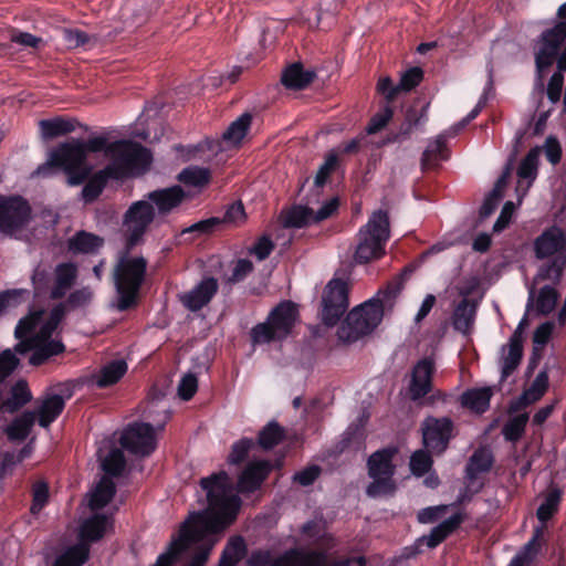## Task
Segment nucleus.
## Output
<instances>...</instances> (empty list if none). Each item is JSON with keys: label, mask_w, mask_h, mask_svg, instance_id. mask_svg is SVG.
Returning <instances> with one entry per match:
<instances>
[{"label": "nucleus", "mask_w": 566, "mask_h": 566, "mask_svg": "<svg viewBox=\"0 0 566 566\" xmlns=\"http://www.w3.org/2000/svg\"><path fill=\"white\" fill-rule=\"evenodd\" d=\"M207 491L208 509L193 513L180 526L179 536L170 543L154 566H171L177 556L192 543L217 539L216 534L226 530L237 517L240 500L233 492L231 479L226 472L214 473L200 480Z\"/></svg>", "instance_id": "obj_1"}, {"label": "nucleus", "mask_w": 566, "mask_h": 566, "mask_svg": "<svg viewBox=\"0 0 566 566\" xmlns=\"http://www.w3.org/2000/svg\"><path fill=\"white\" fill-rule=\"evenodd\" d=\"M94 296L90 286H83L73 291L64 303H60L52 308L48 321L30 338L27 335L35 328L41 318V312L33 313L18 323L14 335L21 339L15 346L14 352L25 354L32 352L29 363L33 366H40L52 356L64 352L65 347L60 339L52 338L53 332L64 317L67 310H76L87 306Z\"/></svg>", "instance_id": "obj_2"}, {"label": "nucleus", "mask_w": 566, "mask_h": 566, "mask_svg": "<svg viewBox=\"0 0 566 566\" xmlns=\"http://www.w3.org/2000/svg\"><path fill=\"white\" fill-rule=\"evenodd\" d=\"M129 252L125 247L113 270V281L118 295L115 306L118 311H125L136 304L146 275L147 260L144 256L129 255Z\"/></svg>", "instance_id": "obj_3"}, {"label": "nucleus", "mask_w": 566, "mask_h": 566, "mask_svg": "<svg viewBox=\"0 0 566 566\" xmlns=\"http://www.w3.org/2000/svg\"><path fill=\"white\" fill-rule=\"evenodd\" d=\"M534 253L539 260L553 258L541 266L535 282L552 281L557 284L566 268V234L559 227L553 226L544 230L534 241Z\"/></svg>", "instance_id": "obj_4"}, {"label": "nucleus", "mask_w": 566, "mask_h": 566, "mask_svg": "<svg viewBox=\"0 0 566 566\" xmlns=\"http://www.w3.org/2000/svg\"><path fill=\"white\" fill-rule=\"evenodd\" d=\"M105 156L109 159L105 169L114 180L144 172L151 160L147 148L130 140L111 143L105 150Z\"/></svg>", "instance_id": "obj_5"}, {"label": "nucleus", "mask_w": 566, "mask_h": 566, "mask_svg": "<svg viewBox=\"0 0 566 566\" xmlns=\"http://www.w3.org/2000/svg\"><path fill=\"white\" fill-rule=\"evenodd\" d=\"M390 237V222L388 212L376 210L368 222L357 233V245L354 261L366 264L380 259L385 254V245Z\"/></svg>", "instance_id": "obj_6"}, {"label": "nucleus", "mask_w": 566, "mask_h": 566, "mask_svg": "<svg viewBox=\"0 0 566 566\" xmlns=\"http://www.w3.org/2000/svg\"><path fill=\"white\" fill-rule=\"evenodd\" d=\"M382 316L384 301L381 298L365 302L348 313L337 331L338 338L345 343L356 342L378 326Z\"/></svg>", "instance_id": "obj_7"}, {"label": "nucleus", "mask_w": 566, "mask_h": 566, "mask_svg": "<svg viewBox=\"0 0 566 566\" xmlns=\"http://www.w3.org/2000/svg\"><path fill=\"white\" fill-rule=\"evenodd\" d=\"M297 318V308L290 301L281 302L271 311L265 322L251 329L253 345H263L285 338L292 331Z\"/></svg>", "instance_id": "obj_8"}, {"label": "nucleus", "mask_w": 566, "mask_h": 566, "mask_svg": "<svg viewBox=\"0 0 566 566\" xmlns=\"http://www.w3.org/2000/svg\"><path fill=\"white\" fill-rule=\"evenodd\" d=\"M48 165L61 167L67 175L66 182L69 186L83 184L92 171V168L86 165L84 142L80 139L59 145L57 148L51 151Z\"/></svg>", "instance_id": "obj_9"}, {"label": "nucleus", "mask_w": 566, "mask_h": 566, "mask_svg": "<svg viewBox=\"0 0 566 566\" xmlns=\"http://www.w3.org/2000/svg\"><path fill=\"white\" fill-rule=\"evenodd\" d=\"M398 453L395 447L385 448L370 454L367 461L368 475L373 482L367 486L368 496L378 497L390 495L396 490L394 481L395 465L394 457Z\"/></svg>", "instance_id": "obj_10"}, {"label": "nucleus", "mask_w": 566, "mask_h": 566, "mask_svg": "<svg viewBox=\"0 0 566 566\" xmlns=\"http://www.w3.org/2000/svg\"><path fill=\"white\" fill-rule=\"evenodd\" d=\"M156 219L155 208L146 198L133 202L122 218L127 251L140 244L144 235Z\"/></svg>", "instance_id": "obj_11"}, {"label": "nucleus", "mask_w": 566, "mask_h": 566, "mask_svg": "<svg viewBox=\"0 0 566 566\" xmlns=\"http://www.w3.org/2000/svg\"><path fill=\"white\" fill-rule=\"evenodd\" d=\"M478 284V281L472 279L465 285L458 287L461 300L453 304L451 321L453 328L463 335H469L474 326L479 300L470 297V295Z\"/></svg>", "instance_id": "obj_12"}, {"label": "nucleus", "mask_w": 566, "mask_h": 566, "mask_svg": "<svg viewBox=\"0 0 566 566\" xmlns=\"http://www.w3.org/2000/svg\"><path fill=\"white\" fill-rule=\"evenodd\" d=\"M348 307L347 283L333 279L325 286L322 295L321 317L325 325L334 326Z\"/></svg>", "instance_id": "obj_13"}, {"label": "nucleus", "mask_w": 566, "mask_h": 566, "mask_svg": "<svg viewBox=\"0 0 566 566\" xmlns=\"http://www.w3.org/2000/svg\"><path fill=\"white\" fill-rule=\"evenodd\" d=\"M30 205L21 197H0V232L13 235L31 220Z\"/></svg>", "instance_id": "obj_14"}, {"label": "nucleus", "mask_w": 566, "mask_h": 566, "mask_svg": "<svg viewBox=\"0 0 566 566\" xmlns=\"http://www.w3.org/2000/svg\"><path fill=\"white\" fill-rule=\"evenodd\" d=\"M566 41V21L557 23L542 35V45L536 53V65L539 70L552 65L559 46ZM558 70L566 71V48L557 61Z\"/></svg>", "instance_id": "obj_15"}, {"label": "nucleus", "mask_w": 566, "mask_h": 566, "mask_svg": "<svg viewBox=\"0 0 566 566\" xmlns=\"http://www.w3.org/2000/svg\"><path fill=\"white\" fill-rule=\"evenodd\" d=\"M120 444L136 455L147 457L156 449L155 429L149 423H134L123 432Z\"/></svg>", "instance_id": "obj_16"}, {"label": "nucleus", "mask_w": 566, "mask_h": 566, "mask_svg": "<svg viewBox=\"0 0 566 566\" xmlns=\"http://www.w3.org/2000/svg\"><path fill=\"white\" fill-rule=\"evenodd\" d=\"M434 371L436 361L432 357H424L415 364L407 387V394L411 400L419 401L431 392Z\"/></svg>", "instance_id": "obj_17"}, {"label": "nucleus", "mask_w": 566, "mask_h": 566, "mask_svg": "<svg viewBox=\"0 0 566 566\" xmlns=\"http://www.w3.org/2000/svg\"><path fill=\"white\" fill-rule=\"evenodd\" d=\"M423 444L434 453H442L451 438L452 421L449 418L428 417L421 424Z\"/></svg>", "instance_id": "obj_18"}, {"label": "nucleus", "mask_w": 566, "mask_h": 566, "mask_svg": "<svg viewBox=\"0 0 566 566\" xmlns=\"http://www.w3.org/2000/svg\"><path fill=\"white\" fill-rule=\"evenodd\" d=\"M218 281L206 277L192 290L178 295L181 304L191 312H197L206 306L218 291Z\"/></svg>", "instance_id": "obj_19"}, {"label": "nucleus", "mask_w": 566, "mask_h": 566, "mask_svg": "<svg viewBox=\"0 0 566 566\" xmlns=\"http://www.w3.org/2000/svg\"><path fill=\"white\" fill-rule=\"evenodd\" d=\"M146 199L155 208L156 216L166 217L177 209L185 199V192L179 186L148 192Z\"/></svg>", "instance_id": "obj_20"}, {"label": "nucleus", "mask_w": 566, "mask_h": 566, "mask_svg": "<svg viewBox=\"0 0 566 566\" xmlns=\"http://www.w3.org/2000/svg\"><path fill=\"white\" fill-rule=\"evenodd\" d=\"M65 401L62 396L48 394L36 401L35 419L41 427L48 428L63 411Z\"/></svg>", "instance_id": "obj_21"}, {"label": "nucleus", "mask_w": 566, "mask_h": 566, "mask_svg": "<svg viewBox=\"0 0 566 566\" xmlns=\"http://www.w3.org/2000/svg\"><path fill=\"white\" fill-rule=\"evenodd\" d=\"M271 470L268 461H254L248 464L245 470L239 478L238 491L241 493H250L255 491Z\"/></svg>", "instance_id": "obj_22"}, {"label": "nucleus", "mask_w": 566, "mask_h": 566, "mask_svg": "<svg viewBox=\"0 0 566 566\" xmlns=\"http://www.w3.org/2000/svg\"><path fill=\"white\" fill-rule=\"evenodd\" d=\"M467 518L465 513L458 512L449 518L442 521L439 525L433 527L428 535H423L418 539L420 544L427 545L429 548H434L443 542L451 533H453Z\"/></svg>", "instance_id": "obj_23"}, {"label": "nucleus", "mask_w": 566, "mask_h": 566, "mask_svg": "<svg viewBox=\"0 0 566 566\" xmlns=\"http://www.w3.org/2000/svg\"><path fill=\"white\" fill-rule=\"evenodd\" d=\"M55 283L51 290V298L59 300L63 297L67 290H70L77 279V266L74 263L66 262L60 263L54 270Z\"/></svg>", "instance_id": "obj_24"}, {"label": "nucleus", "mask_w": 566, "mask_h": 566, "mask_svg": "<svg viewBox=\"0 0 566 566\" xmlns=\"http://www.w3.org/2000/svg\"><path fill=\"white\" fill-rule=\"evenodd\" d=\"M523 357V345L518 344V334L512 335L507 345L501 349V378L506 379L520 365Z\"/></svg>", "instance_id": "obj_25"}, {"label": "nucleus", "mask_w": 566, "mask_h": 566, "mask_svg": "<svg viewBox=\"0 0 566 566\" xmlns=\"http://www.w3.org/2000/svg\"><path fill=\"white\" fill-rule=\"evenodd\" d=\"M80 124L73 118L56 116L39 122L40 135L43 140L54 139L73 133Z\"/></svg>", "instance_id": "obj_26"}, {"label": "nucleus", "mask_w": 566, "mask_h": 566, "mask_svg": "<svg viewBox=\"0 0 566 566\" xmlns=\"http://www.w3.org/2000/svg\"><path fill=\"white\" fill-rule=\"evenodd\" d=\"M322 562V554L295 548L285 552L271 566H319Z\"/></svg>", "instance_id": "obj_27"}, {"label": "nucleus", "mask_w": 566, "mask_h": 566, "mask_svg": "<svg viewBox=\"0 0 566 566\" xmlns=\"http://www.w3.org/2000/svg\"><path fill=\"white\" fill-rule=\"evenodd\" d=\"M547 388L548 374L547 371L543 370L536 375L530 388L523 391L518 399L512 405L511 409L516 411L538 401L544 396Z\"/></svg>", "instance_id": "obj_28"}, {"label": "nucleus", "mask_w": 566, "mask_h": 566, "mask_svg": "<svg viewBox=\"0 0 566 566\" xmlns=\"http://www.w3.org/2000/svg\"><path fill=\"white\" fill-rule=\"evenodd\" d=\"M316 74L314 71L304 70L302 64L294 63L289 66L282 74V83L287 88L302 90L310 85Z\"/></svg>", "instance_id": "obj_29"}, {"label": "nucleus", "mask_w": 566, "mask_h": 566, "mask_svg": "<svg viewBox=\"0 0 566 566\" xmlns=\"http://www.w3.org/2000/svg\"><path fill=\"white\" fill-rule=\"evenodd\" d=\"M126 370L127 364L124 360L111 361L92 376V382L99 388L112 386L125 375Z\"/></svg>", "instance_id": "obj_30"}, {"label": "nucleus", "mask_w": 566, "mask_h": 566, "mask_svg": "<svg viewBox=\"0 0 566 566\" xmlns=\"http://www.w3.org/2000/svg\"><path fill=\"white\" fill-rule=\"evenodd\" d=\"M492 396L493 389L491 387L471 389L462 395L461 402L470 410L482 413L489 408Z\"/></svg>", "instance_id": "obj_31"}, {"label": "nucleus", "mask_w": 566, "mask_h": 566, "mask_svg": "<svg viewBox=\"0 0 566 566\" xmlns=\"http://www.w3.org/2000/svg\"><path fill=\"white\" fill-rule=\"evenodd\" d=\"M112 179L105 167L93 174L82 189L81 196L86 203L95 201L103 192L107 181Z\"/></svg>", "instance_id": "obj_32"}, {"label": "nucleus", "mask_w": 566, "mask_h": 566, "mask_svg": "<svg viewBox=\"0 0 566 566\" xmlns=\"http://www.w3.org/2000/svg\"><path fill=\"white\" fill-rule=\"evenodd\" d=\"M493 463V455L488 448H479L470 457L467 464V476L474 480L480 473L488 472Z\"/></svg>", "instance_id": "obj_33"}, {"label": "nucleus", "mask_w": 566, "mask_h": 566, "mask_svg": "<svg viewBox=\"0 0 566 566\" xmlns=\"http://www.w3.org/2000/svg\"><path fill=\"white\" fill-rule=\"evenodd\" d=\"M558 294L553 286H543L537 296L534 295V290L531 291V298L527 304V308L534 306L535 310L543 315L551 313L556 305Z\"/></svg>", "instance_id": "obj_34"}, {"label": "nucleus", "mask_w": 566, "mask_h": 566, "mask_svg": "<svg viewBox=\"0 0 566 566\" xmlns=\"http://www.w3.org/2000/svg\"><path fill=\"white\" fill-rule=\"evenodd\" d=\"M314 211L306 206H294L282 213V223L287 228H302L315 222Z\"/></svg>", "instance_id": "obj_35"}, {"label": "nucleus", "mask_w": 566, "mask_h": 566, "mask_svg": "<svg viewBox=\"0 0 566 566\" xmlns=\"http://www.w3.org/2000/svg\"><path fill=\"white\" fill-rule=\"evenodd\" d=\"M115 492L116 488L114 482L109 478L103 476L91 493L90 507L92 510H98L106 506L114 497Z\"/></svg>", "instance_id": "obj_36"}, {"label": "nucleus", "mask_w": 566, "mask_h": 566, "mask_svg": "<svg viewBox=\"0 0 566 566\" xmlns=\"http://www.w3.org/2000/svg\"><path fill=\"white\" fill-rule=\"evenodd\" d=\"M104 240L95 234L80 231L69 240V250L74 253H93L98 250Z\"/></svg>", "instance_id": "obj_37"}, {"label": "nucleus", "mask_w": 566, "mask_h": 566, "mask_svg": "<svg viewBox=\"0 0 566 566\" xmlns=\"http://www.w3.org/2000/svg\"><path fill=\"white\" fill-rule=\"evenodd\" d=\"M35 421V413L32 411L23 412L17 417L10 426L4 429L8 438L13 441L24 440Z\"/></svg>", "instance_id": "obj_38"}, {"label": "nucleus", "mask_w": 566, "mask_h": 566, "mask_svg": "<svg viewBox=\"0 0 566 566\" xmlns=\"http://www.w3.org/2000/svg\"><path fill=\"white\" fill-rule=\"evenodd\" d=\"M108 523V518L105 515L96 514L87 518L81 526V538L90 542L101 539L106 532Z\"/></svg>", "instance_id": "obj_39"}, {"label": "nucleus", "mask_w": 566, "mask_h": 566, "mask_svg": "<svg viewBox=\"0 0 566 566\" xmlns=\"http://www.w3.org/2000/svg\"><path fill=\"white\" fill-rule=\"evenodd\" d=\"M251 123L252 115L249 113L242 114L239 118L232 122L227 130L222 134L223 142L232 146L239 145L245 137Z\"/></svg>", "instance_id": "obj_40"}, {"label": "nucleus", "mask_w": 566, "mask_h": 566, "mask_svg": "<svg viewBox=\"0 0 566 566\" xmlns=\"http://www.w3.org/2000/svg\"><path fill=\"white\" fill-rule=\"evenodd\" d=\"M32 399L25 380H19L12 386L10 397L1 405L9 412H14Z\"/></svg>", "instance_id": "obj_41"}, {"label": "nucleus", "mask_w": 566, "mask_h": 566, "mask_svg": "<svg viewBox=\"0 0 566 566\" xmlns=\"http://www.w3.org/2000/svg\"><path fill=\"white\" fill-rule=\"evenodd\" d=\"M245 554V544L242 537H232L224 547L218 566H235Z\"/></svg>", "instance_id": "obj_42"}, {"label": "nucleus", "mask_w": 566, "mask_h": 566, "mask_svg": "<svg viewBox=\"0 0 566 566\" xmlns=\"http://www.w3.org/2000/svg\"><path fill=\"white\" fill-rule=\"evenodd\" d=\"M88 546L84 543L69 548L54 563V566H81L88 558Z\"/></svg>", "instance_id": "obj_43"}, {"label": "nucleus", "mask_w": 566, "mask_h": 566, "mask_svg": "<svg viewBox=\"0 0 566 566\" xmlns=\"http://www.w3.org/2000/svg\"><path fill=\"white\" fill-rule=\"evenodd\" d=\"M285 437V430L275 421L269 422L259 433L258 442L263 449H272Z\"/></svg>", "instance_id": "obj_44"}, {"label": "nucleus", "mask_w": 566, "mask_h": 566, "mask_svg": "<svg viewBox=\"0 0 566 566\" xmlns=\"http://www.w3.org/2000/svg\"><path fill=\"white\" fill-rule=\"evenodd\" d=\"M446 149V135L438 136L424 149L421 158L423 169L433 167L438 160L443 159V151Z\"/></svg>", "instance_id": "obj_45"}, {"label": "nucleus", "mask_w": 566, "mask_h": 566, "mask_svg": "<svg viewBox=\"0 0 566 566\" xmlns=\"http://www.w3.org/2000/svg\"><path fill=\"white\" fill-rule=\"evenodd\" d=\"M210 176L208 168L191 166L185 168L179 174L178 179L187 186L200 187L209 182Z\"/></svg>", "instance_id": "obj_46"}, {"label": "nucleus", "mask_w": 566, "mask_h": 566, "mask_svg": "<svg viewBox=\"0 0 566 566\" xmlns=\"http://www.w3.org/2000/svg\"><path fill=\"white\" fill-rule=\"evenodd\" d=\"M126 467L124 453L119 449H113L102 461V469L109 475L119 476Z\"/></svg>", "instance_id": "obj_47"}, {"label": "nucleus", "mask_w": 566, "mask_h": 566, "mask_svg": "<svg viewBox=\"0 0 566 566\" xmlns=\"http://www.w3.org/2000/svg\"><path fill=\"white\" fill-rule=\"evenodd\" d=\"M527 421V413H521L511 418L502 429L505 439L509 441H517L523 436Z\"/></svg>", "instance_id": "obj_48"}, {"label": "nucleus", "mask_w": 566, "mask_h": 566, "mask_svg": "<svg viewBox=\"0 0 566 566\" xmlns=\"http://www.w3.org/2000/svg\"><path fill=\"white\" fill-rule=\"evenodd\" d=\"M541 153L539 147H535L527 153L518 167L517 175L520 178L533 180L536 177Z\"/></svg>", "instance_id": "obj_49"}, {"label": "nucleus", "mask_w": 566, "mask_h": 566, "mask_svg": "<svg viewBox=\"0 0 566 566\" xmlns=\"http://www.w3.org/2000/svg\"><path fill=\"white\" fill-rule=\"evenodd\" d=\"M562 497V492L558 489H552L546 495L544 502L537 509V517L539 521L545 522L549 520L557 511Z\"/></svg>", "instance_id": "obj_50"}, {"label": "nucleus", "mask_w": 566, "mask_h": 566, "mask_svg": "<svg viewBox=\"0 0 566 566\" xmlns=\"http://www.w3.org/2000/svg\"><path fill=\"white\" fill-rule=\"evenodd\" d=\"M337 157L335 154H329L324 164L319 167L315 179H314V188L316 190L315 196L318 197L319 189L325 185L332 171L336 168Z\"/></svg>", "instance_id": "obj_51"}, {"label": "nucleus", "mask_w": 566, "mask_h": 566, "mask_svg": "<svg viewBox=\"0 0 566 566\" xmlns=\"http://www.w3.org/2000/svg\"><path fill=\"white\" fill-rule=\"evenodd\" d=\"M394 111L389 105L384 106L378 113H376L368 126L366 127L367 134H376L381 130L389 120L392 118Z\"/></svg>", "instance_id": "obj_52"}, {"label": "nucleus", "mask_w": 566, "mask_h": 566, "mask_svg": "<svg viewBox=\"0 0 566 566\" xmlns=\"http://www.w3.org/2000/svg\"><path fill=\"white\" fill-rule=\"evenodd\" d=\"M432 465L431 457L428 452L418 450L410 458V469L413 474L421 476L427 473Z\"/></svg>", "instance_id": "obj_53"}, {"label": "nucleus", "mask_w": 566, "mask_h": 566, "mask_svg": "<svg viewBox=\"0 0 566 566\" xmlns=\"http://www.w3.org/2000/svg\"><path fill=\"white\" fill-rule=\"evenodd\" d=\"M198 389V379L195 374L188 373L180 379L177 392L180 399L189 400Z\"/></svg>", "instance_id": "obj_54"}, {"label": "nucleus", "mask_w": 566, "mask_h": 566, "mask_svg": "<svg viewBox=\"0 0 566 566\" xmlns=\"http://www.w3.org/2000/svg\"><path fill=\"white\" fill-rule=\"evenodd\" d=\"M253 447H254V442L252 439L244 438V439L237 441L232 446L231 452L229 454V458H228L229 463L238 464V463L242 462L247 458L249 451Z\"/></svg>", "instance_id": "obj_55"}, {"label": "nucleus", "mask_w": 566, "mask_h": 566, "mask_svg": "<svg viewBox=\"0 0 566 566\" xmlns=\"http://www.w3.org/2000/svg\"><path fill=\"white\" fill-rule=\"evenodd\" d=\"M543 537V531L537 528L532 539L524 546V549L516 556H522V563L526 566L533 560L541 548V539Z\"/></svg>", "instance_id": "obj_56"}, {"label": "nucleus", "mask_w": 566, "mask_h": 566, "mask_svg": "<svg viewBox=\"0 0 566 566\" xmlns=\"http://www.w3.org/2000/svg\"><path fill=\"white\" fill-rule=\"evenodd\" d=\"M423 72L420 67H412L406 71L398 83L400 92H409L415 88L422 80Z\"/></svg>", "instance_id": "obj_57"}, {"label": "nucleus", "mask_w": 566, "mask_h": 566, "mask_svg": "<svg viewBox=\"0 0 566 566\" xmlns=\"http://www.w3.org/2000/svg\"><path fill=\"white\" fill-rule=\"evenodd\" d=\"M19 365V359L11 349H6L0 354V381L10 376Z\"/></svg>", "instance_id": "obj_58"}, {"label": "nucleus", "mask_w": 566, "mask_h": 566, "mask_svg": "<svg viewBox=\"0 0 566 566\" xmlns=\"http://www.w3.org/2000/svg\"><path fill=\"white\" fill-rule=\"evenodd\" d=\"M376 90L379 94L384 95L388 103L396 99V97L401 93L399 85L394 84L389 76L379 77Z\"/></svg>", "instance_id": "obj_59"}, {"label": "nucleus", "mask_w": 566, "mask_h": 566, "mask_svg": "<svg viewBox=\"0 0 566 566\" xmlns=\"http://www.w3.org/2000/svg\"><path fill=\"white\" fill-rule=\"evenodd\" d=\"M49 499V488L44 482H38L33 486V502L31 513L38 514L46 504Z\"/></svg>", "instance_id": "obj_60"}, {"label": "nucleus", "mask_w": 566, "mask_h": 566, "mask_svg": "<svg viewBox=\"0 0 566 566\" xmlns=\"http://www.w3.org/2000/svg\"><path fill=\"white\" fill-rule=\"evenodd\" d=\"M450 505H438L432 507H427L419 512L418 521L420 523H433L441 518L448 511Z\"/></svg>", "instance_id": "obj_61"}, {"label": "nucleus", "mask_w": 566, "mask_h": 566, "mask_svg": "<svg viewBox=\"0 0 566 566\" xmlns=\"http://www.w3.org/2000/svg\"><path fill=\"white\" fill-rule=\"evenodd\" d=\"M245 220V212L242 203H233L226 211L222 221L233 226H239Z\"/></svg>", "instance_id": "obj_62"}, {"label": "nucleus", "mask_w": 566, "mask_h": 566, "mask_svg": "<svg viewBox=\"0 0 566 566\" xmlns=\"http://www.w3.org/2000/svg\"><path fill=\"white\" fill-rule=\"evenodd\" d=\"M543 148H544L546 158L551 164L556 165L560 161L562 147L556 138L547 137Z\"/></svg>", "instance_id": "obj_63"}, {"label": "nucleus", "mask_w": 566, "mask_h": 566, "mask_svg": "<svg viewBox=\"0 0 566 566\" xmlns=\"http://www.w3.org/2000/svg\"><path fill=\"white\" fill-rule=\"evenodd\" d=\"M319 467L312 465L295 473L293 480L302 486H307L311 485L319 476Z\"/></svg>", "instance_id": "obj_64"}]
</instances>
